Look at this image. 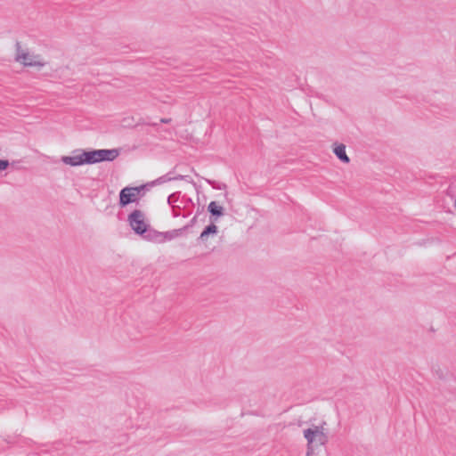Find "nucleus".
Instances as JSON below:
<instances>
[{"label":"nucleus","instance_id":"1","mask_svg":"<svg viewBox=\"0 0 456 456\" xmlns=\"http://www.w3.org/2000/svg\"><path fill=\"white\" fill-rule=\"evenodd\" d=\"M145 184L136 187H125L119 192V206L126 207L131 203H137L141 197L144 195Z\"/></svg>","mask_w":456,"mask_h":456},{"label":"nucleus","instance_id":"2","mask_svg":"<svg viewBox=\"0 0 456 456\" xmlns=\"http://www.w3.org/2000/svg\"><path fill=\"white\" fill-rule=\"evenodd\" d=\"M127 222L132 230L139 235H143L150 227L146 223L144 213L140 209H134L128 215Z\"/></svg>","mask_w":456,"mask_h":456},{"label":"nucleus","instance_id":"3","mask_svg":"<svg viewBox=\"0 0 456 456\" xmlns=\"http://www.w3.org/2000/svg\"><path fill=\"white\" fill-rule=\"evenodd\" d=\"M37 56L29 54L28 52H25L21 49L20 42L16 43V57L15 60L24 66H38L43 67L45 65L44 62L36 60Z\"/></svg>","mask_w":456,"mask_h":456},{"label":"nucleus","instance_id":"4","mask_svg":"<svg viewBox=\"0 0 456 456\" xmlns=\"http://www.w3.org/2000/svg\"><path fill=\"white\" fill-rule=\"evenodd\" d=\"M94 156L95 159V163H99L102 161H113L119 155V151L118 149H102V150H93Z\"/></svg>","mask_w":456,"mask_h":456},{"label":"nucleus","instance_id":"5","mask_svg":"<svg viewBox=\"0 0 456 456\" xmlns=\"http://www.w3.org/2000/svg\"><path fill=\"white\" fill-rule=\"evenodd\" d=\"M61 162L71 167H78L83 165L82 150H75L71 156H62Z\"/></svg>","mask_w":456,"mask_h":456},{"label":"nucleus","instance_id":"6","mask_svg":"<svg viewBox=\"0 0 456 456\" xmlns=\"http://www.w3.org/2000/svg\"><path fill=\"white\" fill-rule=\"evenodd\" d=\"M144 239H147L148 240L162 243L164 242L162 232L151 230L150 227L147 229V232H145L143 235H142Z\"/></svg>","mask_w":456,"mask_h":456},{"label":"nucleus","instance_id":"7","mask_svg":"<svg viewBox=\"0 0 456 456\" xmlns=\"http://www.w3.org/2000/svg\"><path fill=\"white\" fill-rule=\"evenodd\" d=\"M208 211L212 216H215V221L224 216V208L219 206L216 201H211L208 206Z\"/></svg>","mask_w":456,"mask_h":456},{"label":"nucleus","instance_id":"8","mask_svg":"<svg viewBox=\"0 0 456 456\" xmlns=\"http://www.w3.org/2000/svg\"><path fill=\"white\" fill-rule=\"evenodd\" d=\"M334 153L337 158L344 163H349L350 159L346 153V146L344 144H338L334 148Z\"/></svg>","mask_w":456,"mask_h":456},{"label":"nucleus","instance_id":"9","mask_svg":"<svg viewBox=\"0 0 456 456\" xmlns=\"http://www.w3.org/2000/svg\"><path fill=\"white\" fill-rule=\"evenodd\" d=\"M218 232L217 226L215 224H210L206 226L205 229L200 233L199 240L205 241L208 235L216 234Z\"/></svg>","mask_w":456,"mask_h":456},{"label":"nucleus","instance_id":"10","mask_svg":"<svg viewBox=\"0 0 456 456\" xmlns=\"http://www.w3.org/2000/svg\"><path fill=\"white\" fill-rule=\"evenodd\" d=\"M82 157H83V165L88 164H95V159L94 156L93 151H85L82 150Z\"/></svg>","mask_w":456,"mask_h":456},{"label":"nucleus","instance_id":"11","mask_svg":"<svg viewBox=\"0 0 456 456\" xmlns=\"http://www.w3.org/2000/svg\"><path fill=\"white\" fill-rule=\"evenodd\" d=\"M315 433V428H307L304 430V436L307 440V445L308 448H310V445L314 443V435Z\"/></svg>","mask_w":456,"mask_h":456},{"label":"nucleus","instance_id":"12","mask_svg":"<svg viewBox=\"0 0 456 456\" xmlns=\"http://www.w3.org/2000/svg\"><path fill=\"white\" fill-rule=\"evenodd\" d=\"M314 435V442H317L320 444H324L327 442L326 435L322 430H320L319 427H315Z\"/></svg>","mask_w":456,"mask_h":456},{"label":"nucleus","instance_id":"13","mask_svg":"<svg viewBox=\"0 0 456 456\" xmlns=\"http://www.w3.org/2000/svg\"><path fill=\"white\" fill-rule=\"evenodd\" d=\"M183 179V175H178L175 178H171V177H167V175H163L158 179H156L155 181H153L151 183V185L153 184H159V183H165V182H167V181H171V180H182Z\"/></svg>","mask_w":456,"mask_h":456},{"label":"nucleus","instance_id":"14","mask_svg":"<svg viewBox=\"0 0 456 456\" xmlns=\"http://www.w3.org/2000/svg\"><path fill=\"white\" fill-rule=\"evenodd\" d=\"M162 235H163L164 241L171 240L178 235V231L174 230L171 232H162Z\"/></svg>","mask_w":456,"mask_h":456},{"label":"nucleus","instance_id":"15","mask_svg":"<svg viewBox=\"0 0 456 456\" xmlns=\"http://www.w3.org/2000/svg\"><path fill=\"white\" fill-rule=\"evenodd\" d=\"M179 192H174L170 194L167 198V203L172 206L175 202H176L179 200Z\"/></svg>","mask_w":456,"mask_h":456},{"label":"nucleus","instance_id":"16","mask_svg":"<svg viewBox=\"0 0 456 456\" xmlns=\"http://www.w3.org/2000/svg\"><path fill=\"white\" fill-rule=\"evenodd\" d=\"M10 166L8 159H0V172L7 169Z\"/></svg>","mask_w":456,"mask_h":456},{"label":"nucleus","instance_id":"17","mask_svg":"<svg viewBox=\"0 0 456 456\" xmlns=\"http://www.w3.org/2000/svg\"><path fill=\"white\" fill-rule=\"evenodd\" d=\"M207 182H208L209 184H211L214 188L222 189V187H221V186H216V185H215V182H213V181H211V180H207ZM223 188H225V185H224V184L223 185Z\"/></svg>","mask_w":456,"mask_h":456},{"label":"nucleus","instance_id":"18","mask_svg":"<svg viewBox=\"0 0 456 456\" xmlns=\"http://www.w3.org/2000/svg\"><path fill=\"white\" fill-rule=\"evenodd\" d=\"M196 220H197V216H195L194 217H192V219L191 220L190 224L188 225L185 226V228H188L190 226H192L194 225V224L196 223Z\"/></svg>","mask_w":456,"mask_h":456},{"label":"nucleus","instance_id":"19","mask_svg":"<svg viewBox=\"0 0 456 456\" xmlns=\"http://www.w3.org/2000/svg\"><path fill=\"white\" fill-rule=\"evenodd\" d=\"M170 121H171V119H170V118H161V119H160V122H161V123H164V124H167V123H169Z\"/></svg>","mask_w":456,"mask_h":456}]
</instances>
